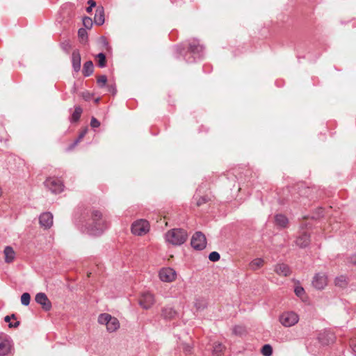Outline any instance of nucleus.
I'll use <instances>...</instances> for the list:
<instances>
[{"instance_id":"nucleus-1","label":"nucleus","mask_w":356,"mask_h":356,"mask_svg":"<svg viewBox=\"0 0 356 356\" xmlns=\"http://www.w3.org/2000/svg\"><path fill=\"white\" fill-rule=\"evenodd\" d=\"M79 226L83 232H86L90 235H99L106 228V222L102 218V213L97 210L88 211L85 214Z\"/></svg>"},{"instance_id":"nucleus-2","label":"nucleus","mask_w":356,"mask_h":356,"mask_svg":"<svg viewBox=\"0 0 356 356\" xmlns=\"http://www.w3.org/2000/svg\"><path fill=\"white\" fill-rule=\"evenodd\" d=\"M174 48L177 54L184 56V59L187 63L195 62L197 59L201 58L204 54V47L196 39L188 41L187 51L183 44L177 45Z\"/></svg>"},{"instance_id":"nucleus-3","label":"nucleus","mask_w":356,"mask_h":356,"mask_svg":"<svg viewBox=\"0 0 356 356\" xmlns=\"http://www.w3.org/2000/svg\"><path fill=\"white\" fill-rule=\"evenodd\" d=\"M188 238L186 231L183 229L175 228L168 231L165 234L166 242L173 245H181L185 243Z\"/></svg>"},{"instance_id":"nucleus-4","label":"nucleus","mask_w":356,"mask_h":356,"mask_svg":"<svg viewBox=\"0 0 356 356\" xmlns=\"http://www.w3.org/2000/svg\"><path fill=\"white\" fill-rule=\"evenodd\" d=\"M44 186L51 193L57 194L64 190L63 181L58 177H48L44 182Z\"/></svg>"},{"instance_id":"nucleus-5","label":"nucleus","mask_w":356,"mask_h":356,"mask_svg":"<svg viewBox=\"0 0 356 356\" xmlns=\"http://www.w3.org/2000/svg\"><path fill=\"white\" fill-rule=\"evenodd\" d=\"M149 223L145 219H139L132 223L131 232L134 235L143 236L149 231Z\"/></svg>"},{"instance_id":"nucleus-6","label":"nucleus","mask_w":356,"mask_h":356,"mask_svg":"<svg viewBox=\"0 0 356 356\" xmlns=\"http://www.w3.org/2000/svg\"><path fill=\"white\" fill-rule=\"evenodd\" d=\"M299 321L298 315L293 312H285L280 316V322L284 327H291Z\"/></svg>"},{"instance_id":"nucleus-7","label":"nucleus","mask_w":356,"mask_h":356,"mask_svg":"<svg viewBox=\"0 0 356 356\" xmlns=\"http://www.w3.org/2000/svg\"><path fill=\"white\" fill-rule=\"evenodd\" d=\"M191 244L194 249L202 250L207 245L206 236L201 232H197L193 235Z\"/></svg>"},{"instance_id":"nucleus-8","label":"nucleus","mask_w":356,"mask_h":356,"mask_svg":"<svg viewBox=\"0 0 356 356\" xmlns=\"http://www.w3.org/2000/svg\"><path fill=\"white\" fill-rule=\"evenodd\" d=\"M154 297L149 291L142 293L138 300V303L145 309H149L154 303Z\"/></svg>"},{"instance_id":"nucleus-9","label":"nucleus","mask_w":356,"mask_h":356,"mask_svg":"<svg viewBox=\"0 0 356 356\" xmlns=\"http://www.w3.org/2000/svg\"><path fill=\"white\" fill-rule=\"evenodd\" d=\"M327 284V277L324 273H316L312 280V285L314 288L321 290Z\"/></svg>"},{"instance_id":"nucleus-10","label":"nucleus","mask_w":356,"mask_h":356,"mask_svg":"<svg viewBox=\"0 0 356 356\" xmlns=\"http://www.w3.org/2000/svg\"><path fill=\"white\" fill-rule=\"evenodd\" d=\"M159 276L162 282H171L176 277V272L171 268H163L159 273Z\"/></svg>"},{"instance_id":"nucleus-11","label":"nucleus","mask_w":356,"mask_h":356,"mask_svg":"<svg viewBox=\"0 0 356 356\" xmlns=\"http://www.w3.org/2000/svg\"><path fill=\"white\" fill-rule=\"evenodd\" d=\"M11 349L10 339L8 337H0V356H9Z\"/></svg>"},{"instance_id":"nucleus-12","label":"nucleus","mask_w":356,"mask_h":356,"mask_svg":"<svg viewBox=\"0 0 356 356\" xmlns=\"http://www.w3.org/2000/svg\"><path fill=\"white\" fill-rule=\"evenodd\" d=\"M35 300L38 304L42 305L45 311H49L51 308V303L44 293H38L35 297Z\"/></svg>"},{"instance_id":"nucleus-13","label":"nucleus","mask_w":356,"mask_h":356,"mask_svg":"<svg viewBox=\"0 0 356 356\" xmlns=\"http://www.w3.org/2000/svg\"><path fill=\"white\" fill-rule=\"evenodd\" d=\"M39 222L44 229L50 228L53 225V215L50 212H44L39 217Z\"/></svg>"},{"instance_id":"nucleus-14","label":"nucleus","mask_w":356,"mask_h":356,"mask_svg":"<svg viewBox=\"0 0 356 356\" xmlns=\"http://www.w3.org/2000/svg\"><path fill=\"white\" fill-rule=\"evenodd\" d=\"M274 271L280 276L287 277L291 273L290 267L284 263L277 264L274 266Z\"/></svg>"},{"instance_id":"nucleus-15","label":"nucleus","mask_w":356,"mask_h":356,"mask_svg":"<svg viewBox=\"0 0 356 356\" xmlns=\"http://www.w3.org/2000/svg\"><path fill=\"white\" fill-rule=\"evenodd\" d=\"M81 55L78 49L73 51L72 54V64L73 70L77 72L81 69Z\"/></svg>"},{"instance_id":"nucleus-16","label":"nucleus","mask_w":356,"mask_h":356,"mask_svg":"<svg viewBox=\"0 0 356 356\" xmlns=\"http://www.w3.org/2000/svg\"><path fill=\"white\" fill-rule=\"evenodd\" d=\"M104 9L103 6H98L95 10L94 22L96 25L101 26L104 23Z\"/></svg>"},{"instance_id":"nucleus-17","label":"nucleus","mask_w":356,"mask_h":356,"mask_svg":"<svg viewBox=\"0 0 356 356\" xmlns=\"http://www.w3.org/2000/svg\"><path fill=\"white\" fill-rule=\"evenodd\" d=\"M309 235L307 232L301 234L296 239V244L300 248L307 247L310 242Z\"/></svg>"},{"instance_id":"nucleus-18","label":"nucleus","mask_w":356,"mask_h":356,"mask_svg":"<svg viewBox=\"0 0 356 356\" xmlns=\"http://www.w3.org/2000/svg\"><path fill=\"white\" fill-rule=\"evenodd\" d=\"M275 223L280 229L286 228L289 223L288 218L283 214H277L275 216Z\"/></svg>"},{"instance_id":"nucleus-19","label":"nucleus","mask_w":356,"mask_h":356,"mask_svg":"<svg viewBox=\"0 0 356 356\" xmlns=\"http://www.w3.org/2000/svg\"><path fill=\"white\" fill-rule=\"evenodd\" d=\"M177 314L175 310L171 307H165L162 309L161 316L166 320L173 318Z\"/></svg>"},{"instance_id":"nucleus-20","label":"nucleus","mask_w":356,"mask_h":356,"mask_svg":"<svg viewBox=\"0 0 356 356\" xmlns=\"http://www.w3.org/2000/svg\"><path fill=\"white\" fill-rule=\"evenodd\" d=\"M5 255V261L6 263H11L15 257V252L12 247L6 246L3 251Z\"/></svg>"},{"instance_id":"nucleus-21","label":"nucleus","mask_w":356,"mask_h":356,"mask_svg":"<svg viewBox=\"0 0 356 356\" xmlns=\"http://www.w3.org/2000/svg\"><path fill=\"white\" fill-rule=\"evenodd\" d=\"M225 346L219 342H215L213 344L211 353L213 356H220L225 350Z\"/></svg>"},{"instance_id":"nucleus-22","label":"nucleus","mask_w":356,"mask_h":356,"mask_svg":"<svg viewBox=\"0 0 356 356\" xmlns=\"http://www.w3.org/2000/svg\"><path fill=\"white\" fill-rule=\"evenodd\" d=\"M93 70H94V65H93V63L91 60L86 61L83 64L82 72L85 76H90L93 73Z\"/></svg>"},{"instance_id":"nucleus-23","label":"nucleus","mask_w":356,"mask_h":356,"mask_svg":"<svg viewBox=\"0 0 356 356\" xmlns=\"http://www.w3.org/2000/svg\"><path fill=\"white\" fill-rule=\"evenodd\" d=\"M119 327L120 323L118 320L116 318L111 316L109 322L108 323V325H106L108 331L114 332L118 329Z\"/></svg>"},{"instance_id":"nucleus-24","label":"nucleus","mask_w":356,"mask_h":356,"mask_svg":"<svg viewBox=\"0 0 356 356\" xmlns=\"http://www.w3.org/2000/svg\"><path fill=\"white\" fill-rule=\"evenodd\" d=\"M264 262L261 258H256L250 263L249 266L252 270H256L263 266Z\"/></svg>"},{"instance_id":"nucleus-25","label":"nucleus","mask_w":356,"mask_h":356,"mask_svg":"<svg viewBox=\"0 0 356 356\" xmlns=\"http://www.w3.org/2000/svg\"><path fill=\"white\" fill-rule=\"evenodd\" d=\"M88 132V129L87 128H85L84 129H83L78 138L74 140V142L71 144L69 147H68V149L69 150H72L75 146H76L78 145V143L85 137L86 134H87Z\"/></svg>"},{"instance_id":"nucleus-26","label":"nucleus","mask_w":356,"mask_h":356,"mask_svg":"<svg viewBox=\"0 0 356 356\" xmlns=\"http://www.w3.org/2000/svg\"><path fill=\"white\" fill-rule=\"evenodd\" d=\"M207 306V302L204 298H196L195 301V307L197 310H202Z\"/></svg>"},{"instance_id":"nucleus-27","label":"nucleus","mask_w":356,"mask_h":356,"mask_svg":"<svg viewBox=\"0 0 356 356\" xmlns=\"http://www.w3.org/2000/svg\"><path fill=\"white\" fill-rule=\"evenodd\" d=\"M111 318V316L108 314H101L98 317V322L100 324L106 325V326L108 325V323L109 322L110 319Z\"/></svg>"},{"instance_id":"nucleus-28","label":"nucleus","mask_w":356,"mask_h":356,"mask_svg":"<svg viewBox=\"0 0 356 356\" xmlns=\"http://www.w3.org/2000/svg\"><path fill=\"white\" fill-rule=\"evenodd\" d=\"M82 113V108L80 106H76L74 108V111L73 112L72 115V122H77Z\"/></svg>"},{"instance_id":"nucleus-29","label":"nucleus","mask_w":356,"mask_h":356,"mask_svg":"<svg viewBox=\"0 0 356 356\" xmlns=\"http://www.w3.org/2000/svg\"><path fill=\"white\" fill-rule=\"evenodd\" d=\"M78 36L81 42H86L88 40V33L86 29L81 28L78 31Z\"/></svg>"},{"instance_id":"nucleus-30","label":"nucleus","mask_w":356,"mask_h":356,"mask_svg":"<svg viewBox=\"0 0 356 356\" xmlns=\"http://www.w3.org/2000/svg\"><path fill=\"white\" fill-rule=\"evenodd\" d=\"M97 58H98L99 67L101 68L104 67L106 64V58L105 54L104 53H99L97 55Z\"/></svg>"},{"instance_id":"nucleus-31","label":"nucleus","mask_w":356,"mask_h":356,"mask_svg":"<svg viewBox=\"0 0 356 356\" xmlns=\"http://www.w3.org/2000/svg\"><path fill=\"white\" fill-rule=\"evenodd\" d=\"M334 283L336 286H340V287H345L346 286V278L345 276H339L336 277L334 280Z\"/></svg>"},{"instance_id":"nucleus-32","label":"nucleus","mask_w":356,"mask_h":356,"mask_svg":"<svg viewBox=\"0 0 356 356\" xmlns=\"http://www.w3.org/2000/svg\"><path fill=\"white\" fill-rule=\"evenodd\" d=\"M261 353L264 356H270L273 353V348L270 345L265 344L261 348Z\"/></svg>"},{"instance_id":"nucleus-33","label":"nucleus","mask_w":356,"mask_h":356,"mask_svg":"<svg viewBox=\"0 0 356 356\" xmlns=\"http://www.w3.org/2000/svg\"><path fill=\"white\" fill-rule=\"evenodd\" d=\"M31 296L29 293H24L21 296V303L24 306H28L30 303Z\"/></svg>"},{"instance_id":"nucleus-34","label":"nucleus","mask_w":356,"mask_h":356,"mask_svg":"<svg viewBox=\"0 0 356 356\" xmlns=\"http://www.w3.org/2000/svg\"><path fill=\"white\" fill-rule=\"evenodd\" d=\"M83 24L86 29H90L92 26V20L89 17H84L83 18Z\"/></svg>"},{"instance_id":"nucleus-35","label":"nucleus","mask_w":356,"mask_h":356,"mask_svg":"<svg viewBox=\"0 0 356 356\" xmlns=\"http://www.w3.org/2000/svg\"><path fill=\"white\" fill-rule=\"evenodd\" d=\"M61 49L67 54H69L72 49V45L69 41H64L60 44Z\"/></svg>"},{"instance_id":"nucleus-36","label":"nucleus","mask_w":356,"mask_h":356,"mask_svg":"<svg viewBox=\"0 0 356 356\" xmlns=\"http://www.w3.org/2000/svg\"><path fill=\"white\" fill-rule=\"evenodd\" d=\"M97 83L100 88L105 86L107 82V77L105 75H101L97 78Z\"/></svg>"},{"instance_id":"nucleus-37","label":"nucleus","mask_w":356,"mask_h":356,"mask_svg":"<svg viewBox=\"0 0 356 356\" xmlns=\"http://www.w3.org/2000/svg\"><path fill=\"white\" fill-rule=\"evenodd\" d=\"M220 258V254L216 251L211 252L209 255V259L211 261H218Z\"/></svg>"},{"instance_id":"nucleus-38","label":"nucleus","mask_w":356,"mask_h":356,"mask_svg":"<svg viewBox=\"0 0 356 356\" xmlns=\"http://www.w3.org/2000/svg\"><path fill=\"white\" fill-rule=\"evenodd\" d=\"M194 199L197 200L196 204L198 207L202 205V204H204L208 200L206 196H201V197H200L197 199V194L194 196Z\"/></svg>"},{"instance_id":"nucleus-39","label":"nucleus","mask_w":356,"mask_h":356,"mask_svg":"<svg viewBox=\"0 0 356 356\" xmlns=\"http://www.w3.org/2000/svg\"><path fill=\"white\" fill-rule=\"evenodd\" d=\"M294 292L297 296L302 297L305 293V290L302 286H298L295 288Z\"/></svg>"},{"instance_id":"nucleus-40","label":"nucleus","mask_w":356,"mask_h":356,"mask_svg":"<svg viewBox=\"0 0 356 356\" xmlns=\"http://www.w3.org/2000/svg\"><path fill=\"white\" fill-rule=\"evenodd\" d=\"M90 126L92 128H97L100 126V122L95 117H92L90 121Z\"/></svg>"},{"instance_id":"nucleus-41","label":"nucleus","mask_w":356,"mask_h":356,"mask_svg":"<svg viewBox=\"0 0 356 356\" xmlns=\"http://www.w3.org/2000/svg\"><path fill=\"white\" fill-rule=\"evenodd\" d=\"M244 332L243 327L241 326H235L233 329V332L237 335H241Z\"/></svg>"},{"instance_id":"nucleus-42","label":"nucleus","mask_w":356,"mask_h":356,"mask_svg":"<svg viewBox=\"0 0 356 356\" xmlns=\"http://www.w3.org/2000/svg\"><path fill=\"white\" fill-rule=\"evenodd\" d=\"M323 216V210L322 208H318L316 216H313V218H318Z\"/></svg>"},{"instance_id":"nucleus-43","label":"nucleus","mask_w":356,"mask_h":356,"mask_svg":"<svg viewBox=\"0 0 356 356\" xmlns=\"http://www.w3.org/2000/svg\"><path fill=\"white\" fill-rule=\"evenodd\" d=\"M108 90L110 92H112L113 94H115L116 92V88L114 85H110L108 86Z\"/></svg>"},{"instance_id":"nucleus-44","label":"nucleus","mask_w":356,"mask_h":356,"mask_svg":"<svg viewBox=\"0 0 356 356\" xmlns=\"http://www.w3.org/2000/svg\"><path fill=\"white\" fill-rule=\"evenodd\" d=\"M184 351L186 352V353H188L191 352V347L188 345H186L184 344V347H183Z\"/></svg>"},{"instance_id":"nucleus-45","label":"nucleus","mask_w":356,"mask_h":356,"mask_svg":"<svg viewBox=\"0 0 356 356\" xmlns=\"http://www.w3.org/2000/svg\"><path fill=\"white\" fill-rule=\"evenodd\" d=\"M88 4L92 8L96 6V2L94 0H89Z\"/></svg>"},{"instance_id":"nucleus-46","label":"nucleus","mask_w":356,"mask_h":356,"mask_svg":"<svg viewBox=\"0 0 356 356\" xmlns=\"http://www.w3.org/2000/svg\"><path fill=\"white\" fill-rule=\"evenodd\" d=\"M350 347L352 348L353 353L355 355H356V343H354L353 342H352V343L350 344Z\"/></svg>"},{"instance_id":"nucleus-47","label":"nucleus","mask_w":356,"mask_h":356,"mask_svg":"<svg viewBox=\"0 0 356 356\" xmlns=\"http://www.w3.org/2000/svg\"><path fill=\"white\" fill-rule=\"evenodd\" d=\"M100 39H101L102 42V44H103L104 45H105V46H108V42L106 41V38H105V37H103V36H102V37H101V38H100Z\"/></svg>"},{"instance_id":"nucleus-48","label":"nucleus","mask_w":356,"mask_h":356,"mask_svg":"<svg viewBox=\"0 0 356 356\" xmlns=\"http://www.w3.org/2000/svg\"><path fill=\"white\" fill-rule=\"evenodd\" d=\"M11 318H15V314H12V316H6L5 318H4V321L6 322H10Z\"/></svg>"},{"instance_id":"nucleus-49","label":"nucleus","mask_w":356,"mask_h":356,"mask_svg":"<svg viewBox=\"0 0 356 356\" xmlns=\"http://www.w3.org/2000/svg\"><path fill=\"white\" fill-rule=\"evenodd\" d=\"M350 261L354 264L355 265H356V255L353 256V257H351L350 259Z\"/></svg>"},{"instance_id":"nucleus-50","label":"nucleus","mask_w":356,"mask_h":356,"mask_svg":"<svg viewBox=\"0 0 356 356\" xmlns=\"http://www.w3.org/2000/svg\"><path fill=\"white\" fill-rule=\"evenodd\" d=\"M19 322H16L14 325H13L12 323H10V324H9V327H15L18 326V325H19Z\"/></svg>"},{"instance_id":"nucleus-51","label":"nucleus","mask_w":356,"mask_h":356,"mask_svg":"<svg viewBox=\"0 0 356 356\" xmlns=\"http://www.w3.org/2000/svg\"><path fill=\"white\" fill-rule=\"evenodd\" d=\"M92 8H93L92 7H91V6H88V7L86 8V12H87V13H90V12H92Z\"/></svg>"},{"instance_id":"nucleus-52","label":"nucleus","mask_w":356,"mask_h":356,"mask_svg":"<svg viewBox=\"0 0 356 356\" xmlns=\"http://www.w3.org/2000/svg\"><path fill=\"white\" fill-rule=\"evenodd\" d=\"M99 98H97V99H95V102H96V103H97V102H99Z\"/></svg>"}]
</instances>
